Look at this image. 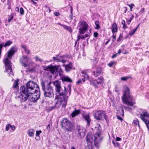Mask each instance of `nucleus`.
<instances>
[{
    "label": "nucleus",
    "instance_id": "13d9d810",
    "mask_svg": "<svg viewBox=\"0 0 149 149\" xmlns=\"http://www.w3.org/2000/svg\"><path fill=\"white\" fill-rule=\"evenodd\" d=\"M86 74H87L85 71H83L82 73V76L84 77Z\"/></svg>",
    "mask_w": 149,
    "mask_h": 149
},
{
    "label": "nucleus",
    "instance_id": "c85d7f7f",
    "mask_svg": "<svg viewBox=\"0 0 149 149\" xmlns=\"http://www.w3.org/2000/svg\"><path fill=\"white\" fill-rule=\"evenodd\" d=\"M95 80L97 81V83L99 84L102 83L104 82V79L103 78L101 77L99 78H98L97 79H96Z\"/></svg>",
    "mask_w": 149,
    "mask_h": 149
},
{
    "label": "nucleus",
    "instance_id": "20e7f679",
    "mask_svg": "<svg viewBox=\"0 0 149 149\" xmlns=\"http://www.w3.org/2000/svg\"><path fill=\"white\" fill-rule=\"evenodd\" d=\"M122 98L124 103L128 105L132 106L135 104V100L133 98L129 88L127 86L124 87V93Z\"/></svg>",
    "mask_w": 149,
    "mask_h": 149
},
{
    "label": "nucleus",
    "instance_id": "a211bd4d",
    "mask_svg": "<svg viewBox=\"0 0 149 149\" xmlns=\"http://www.w3.org/2000/svg\"><path fill=\"white\" fill-rule=\"evenodd\" d=\"M124 111L122 107H119L117 110V114L120 115V116H124Z\"/></svg>",
    "mask_w": 149,
    "mask_h": 149
},
{
    "label": "nucleus",
    "instance_id": "de8ad7c7",
    "mask_svg": "<svg viewBox=\"0 0 149 149\" xmlns=\"http://www.w3.org/2000/svg\"><path fill=\"white\" fill-rule=\"evenodd\" d=\"M10 126V125L9 124L6 125V131H8L9 130Z\"/></svg>",
    "mask_w": 149,
    "mask_h": 149
},
{
    "label": "nucleus",
    "instance_id": "338daca9",
    "mask_svg": "<svg viewBox=\"0 0 149 149\" xmlns=\"http://www.w3.org/2000/svg\"><path fill=\"white\" fill-rule=\"evenodd\" d=\"M54 15L56 16H58L60 14L58 12H55L54 13Z\"/></svg>",
    "mask_w": 149,
    "mask_h": 149
},
{
    "label": "nucleus",
    "instance_id": "393cba45",
    "mask_svg": "<svg viewBox=\"0 0 149 149\" xmlns=\"http://www.w3.org/2000/svg\"><path fill=\"white\" fill-rule=\"evenodd\" d=\"M78 133V135H79V136L81 137H82L84 136L85 133L84 131L82 129L79 130L77 131Z\"/></svg>",
    "mask_w": 149,
    "mask_h": 149
},
{
    "label": "nucleus",
    "instance_id": "79ce46f5",
    "mask_svg": "<svg viewBox=\"0 0 149 149\" xmlns=\"http://www.w3.org/2000/svg\"><path fill=\"white\" fill-rule=\"evenodd\" d=\"M19 12L22 15H23L24 13V11L22 7H21L19 10Z\"/></svg>",
    "mask_w": 149,
    "mask_h": 149
},
{
    "label": "nucleus",
    "instance_id": "ddd939ff",
    "mask_svg": "<svg viewBox=\"0 0 149 149\" xmlns=\"http://www.w3.org/2000/svg\"><path fill=\"white\" fill-rule=\"evenodd\" d=\"M17 48L16 46L12 47L8 52V57L11 58L13 55L17 51Z\"/></svg>",
    "mask_w": 149,
    "mask_h": 149
},
{
    "label": "nucleus",
    "instance_id": "49530a36",
    "mask_svg": "<svg viewBox=\"0 0 149 149\" xmlns=\"http://www.w3.org/2000/svg\"><path fill=\"white\" fill-rule=\"evenodd\" d=\"M123 38V36L121 34H120L119 37L117 39V41L118 42L119 41H120Z\"/></svg>",
    "mask_w": 149,
    "mask_h": 149
},
{
    "label": "nucleus",
    "instance_id": "4c0bfd02",
    "mask_svg": "<svg viewBox=\"0 0 149 149\" xmlns=\"http://www.w3.org/2000/svg\"><path fill=\"white\" fill-rule=\"evenodd\" d=\"M133 123L136 126L137 125H138L139 126V121L138 120H134L133 122Z\"/></svg>",
    "mask_w": 149,
    "mask_h": 149
},
{
    "label": "nucleus",
    "instance_id": "774afa93",
    "mask_svg": "<svg viewBox=\"0 0 149 149\" xmlns=\"http://www.w3.org/2000/svg\"><path fill=\"white\" fill-rule=\"evenodd\" d=\"M121 52V49H120L118 50V51L117 54H120Z\"/></svg>",
    "mask_w": 149,
    "mask_h": 149
},
{
    "label": "nucleus",
    "instance_id": "09e8293b",
    "mask_svg": "<svg viewBox=\"0 0 149 149\" xmlns=\"http://www.w3.org/2000/svg\"><path fill=\"white\" fill-rule=\"evenodd\" d=\"M120 115L118 114H117L116 117L119 120L122 121L123 120L122 118L120 116Z\"/></svg>",
    "mask_w": 149,
    "mask_h": 149
},
{
    "label": "nucleus",
    "instance_id": "b1692460",
    "mask_svg": "<svg viewBox=\"0 0 149 149\" xmlns=\"http://www.w3.org/2000/svg\"><path fill=\"white\" fill-rule=\"evenodd\" d=\"M34 130L33 129H30L28 131L27 134L29 136L33 137L34 135Z\"/></svg>",
    "mask_w": 149,
    "mask_h": 149
},
{
    "label": "nucleus",
    "instance_id": "0e129e2a",
    "mask_svg": "<svg viewBox=\"0 0 149 149\" xmlns=\"http://www.w3.org/2000/svg\"><path fill=\"white\" fill-rule=\"evenodd\" d=\"M81 129V127L80 126H77V127L76 130L77 131L78 130H80Z\"/></svg>",
    "mask_w": 149,
    "mask_h": 149
},
{
    "label": "nucleus",
    "instance_id": "6e6d98bb",
    "mask_svg": "<svg viewBox=\"0 0 149 149\" xmlns=\"http://www.w3.org/2000/svg\"><path fill=\"white\" fill-rule=\"evenodd\" d=\"M123 107L125 109V110H130L132 109L131 108L128 107H126L125 106H123Z\"/></svg>",
    "mask_w": 149,
    "mask_h": 149
},
{
    "label": "nucleus",
    "instance_id": "864d4df0",
    "mask_svg": "<svg viewBox=\"0 0 149 149\" xmlns=\"http://www.w3.org/2000/svg\"><path fill=\"white\" fill-rule=\"evenodd\" d=\"M82 79H79L78 81L77 82V84H82Z\"/></svg>",
    "mask_w": 149,
    "mask_h": 149
},
{
    "label": "nucleus",
    "instance_id": "c9c22d12",
    "mask_svg": "<svg viewBox=\"0 0 149 149\" xmlns=\"http://www.w3.org/2000/svg\"><path fill=\"white\" fill-rule=\"evenodd\" d=\"M18 81L17 80H15L13 85V87L14 88H17L18 85Z\"/></svg>",
    "mask_w": 149,
    "mask_h": 149
},
{
    "label": "nucleus",
    "instance_id": "bf43d9fd",
    "mask_svg": "<svg viewBox=\"0 0 149 149\" xmlns=\"http://www.w3.org/2000/svg\"><path fill=\"white\" fill-rule=\"evenodd\" d=\"M127 20V24L129 25L130 22H131V21H132V20H130V19H126Z\"/></svg>",
    "mask_w": 149,
    "mask_h": 149
},
{
    "label": "nucleus",
    "instance_id": "7c9ffc66",
    "mask_svg": "<svg viewBox=\"0 0 149 149\" xmlns=\"http://www.w3.org/2000/svg\"><path fill=\"white\" fill-rule=\"evenodd\" d=\"M140 25V24H139L138 26L135 29H134V30H132V31H130L129 32V34L130 35H133L135 32H136V31L137 30V29H138V27H139V26Z\"/></svg>",
    "mask_w": 149,
    "mask_h": 149
},
{
    "label": "nucleus",
    "instance_id": "2f4dec72",
    "mask_svg": "<svg viewBox=\"0 0 149 149\" xmlns=\"http://www.w3.org/2000/svg\"><path fill=\"white\" fill-rule=\"evenodd\" d=\"M99 24V22L98 21L95 22V26L94 27L95 29L98 30L100 29V26Z\"/></svg>",
    "mask_w": 149,
    "mask_h": 149
},
{
    "label": "nucleus",
    "instance_id": "6e6552de",
    "mask_svg": "<svg viewBox=\"0 0 149 149\" xmlns=\"http://www.w3.org/2000/svg\"><path fill=\"white\" fill-rule=\"evenodd\" d=\"M4 63L6 68V72L8 73L9 76L10 75H13L12 72L11 63L10 61L8 58H6L5 60Z\"/></svg>",
    "mask_w": 149,
    "mask_h": 149
},
{
    "label": "nucleus",
    "instance_id": "39448f33",
    "mask_svg": "<svg viewBox=\"0 0 149 149\" xmlns=\"http://www.w3.org/2000/svg\"><path fill=\"white\" fill-rule=\"evenodd\" d=\"M78 26L79 27V33L78 34L77 41H78L80 39V34L84 33L88 27V24L84 21H80L78 24Z\"/></svg>",
    "mask_w": 149,
    "mask_h": 149
},
{
    "label": "nucleus",
    "instance_id": "69168bd1",
    "mask_svg": "<svg viewBox=\"0 0 149 149\" xmlns=\"http://www.w3.org/2000/svg\"><path fill=\"white\" fill-rule=\"evenodd\" d=\"M117 54H114V55H113L112 56V58H115L117 56Z\"/></svg>",
    "mask_w": 149,
    "mask_h": 149
},
{
    "label": "nucleus",
    "instance_id": "3c124183",
    "mask_svg": "<svg viewBox=\"0 0 149 149\" xmlns=\"http://www.w3.org/2000/svg\"><path fill=\"white\" fill-rule=\"evenodd\" d=\"M111 38H112L113 39L112 41L113 42H114V40L116 39V35L115 36L114 33H113V34L112 36L111 37Z\"/></svg>",
    "mask_w": 149,
    "mask_h": 149
},
{
    "label": "nucleus",
    "instance_id": "4468645a",
    "mask_svg": "<svg viewBox=\"0 0 149 149\" xmlns=\"http://www.w3.org/2000/svg\"><path fill=\"white\" fill-rule=\"evenodd\" d=\"M23 60L21 62L22 64V65L24 67H26L27 66V63L29 60L30 58H28L27 56H23Z\"/></svg>",
    "mask_w": 149,
    "mask_h": 149
},
{
    "label": "nucleus",
    "instance_id": "680f3d73",
    "mask_svg": "<svg viewBox=\"0 0 149 149\" xmlns=\"http://www.w3.org/2000/svg\"><path fill=\"white\" fill-rule=\"evenodd\" d=\"M130 16H131V17H130V19L131 20H132V19L134 18V16L133 15V14H131Z\"/></svg>",
    "mask_w": 149,
    "mask_h": 149
},
{
    "label": "nucleus",
    "instance_id": "cd10ccee",
    "mask_svg": "<svg viewBox=\"0 0 149 149\" xmlns=\"http://www.w3.org/2000/svg\"><path fill=\"white\" fill-rule=\"evenodd\" d=\"M96 130H97V132L96 133H101V126H100V125L99 124H97V127H95V128Z\"/></svg>",
    "mask_w": 149,
    "mask_h": 149
},
{
    "label": "nucleus",
    "instance_id": "f8f14e48",
    "mask_svg": "<svg viewBox=\"0 0 149 149\" xmlns=\"http://www.w3.org/2000/svg\"><path fill=\"white\" fill-rule=\"evenodd\" d=\"M95 118L97 120H100L102 118H106L105 112L102 110H99L95 113L94 115Z\"/></svg>",
    "mask_w": 149,
    "mask_h": 149
},
{
    "label": "nucleus",
    "instance_id": "7ed1b4c3",
    "mask_svg": "<svg viewBox=\"0 0 149 149\" xmlns=\"http://www.w3.org/2000/svg\"><path fill=\"white\" fill-rule=\"evenodd\" d=\"M52 82L42 80L41 82L42 88L44 92L45 97L50 98L54 97L53 88L51 86Z\"/></svg>",
    "mask_w": 149,
    "mask_h": 149
},
{
    "label": "nucleus",
    "instance_id": "603ef678",
    "mask_svg": "<svg viewBox=\"0 0 149 149\" xmlns=\"http://www.w3.org/2000/svg\"><path fill=\"white\" fill-rule=\"evenodd\" d=\"M114 63V61H111L108 64V65L109 67H111Z\"/></svg>",
    "mask_w": 149,
    "mask_h": 149
},
{
    "label": "nucleus",
    "instance_id": "a878e982",
    "mask_svg": "<svg viewBox=\"0 0 149 149\" xmlns=\"http://www.w3.org/2000/svg\"><path fill=\"white\" fill-rule=\"evenodd\" d=\"M53 60L56 61L57 62H60L61 59L60 56L59 55H57L56 57H53Z\"/></svg>",
    "mask_w": 149,
    "mask_h": 149
},
{
    "label": "nucleus",
    "instance_id": "2eb2a0df",
    "mask_svg": "<svg viewBox=\"0 0 149 149\" xmlns=\"http://www.w3.org/2000/svg\"><path fill=\"white\" fill-rule=\"evenodd\" d=\"M101 71L102 69L101 68H97L95 71L93 72V74L95 77H96L100 74Z\"/></svg>",
    "mask_w": 149,
    "mask_h": 149
},
{
    "label": "nucleus",
    "instance_id": "9d476101",
    "mask_svg": "<svg viewBox=\"0 0 149 149\" xmlns=\"http://www.w3.org/2000/svg\"><path fill=\"white\" fill-rule=\"evenodd\" d=\"M101 135V133H97L94 136V145L97 148L99 147V144L101 142L103 139V137Z\"/></svg>",
    "mask_w": 149,
    "mask_h": 149
},
{
    "label": "nucleus",
    "instance_id": "1a4fd4ad",
    "mask_svg": "<svg viewBox=\"0 0 149 149\" xmlns=\"http://www.w3.org/2000/svg\"><path fill=\"white\" fill-rule=\"evenodd\" d=\"M140 118L145 123L149 130V114L146 112H143L140 114Z\"/></svg>",
    "mask_w": 149,
    "mask_h": 149
},
{
    "label": "nucleus",
    "instance_id": "ea45409f",
    "mask_svg": "<svg viewBox=\"0 0 149 149\" xmlns=\"http://www.w3.org/2000/svg\"><path fill=\"white\" fill-rule=\"evenodd\" d=\"M84 78H82V80L83 81V82H84L86 80L85 79H89V76H88V75L86 74V75L84 77Z\"/></svg>",
    "mask_w": 149,
    "mask_h": 149
},
{
    "label": "nucleus",
    "instance_id": "aec40b11",
    "mask_svg": "<svg viewBox=\"0 0 149 149\" xmlns=\"http://www.w3.org/2000/svg\"><path fill=\"white\" fill-rule=\"evenodd\" d=\"M81 113L80 110H76L75 109V111H74L71 114V115L72 118L76 116H77L78 114Z\"/></svg>",
    "mask_w": 149,
    "mask_h": 149
},
{
    "label": "nucleus",
    "instance_id": "f03ea898",
    "mask_svg": "<svg viewBox=\"0 0 149 149\" xmlns=\"http://www.w3.org/2000/svg\"><path fill=\"white\" fill-rule=\"evenodd\" d=\"M39 86L36 83L32 81H28L25 86H21L19 89L20 95L18 97L20 99L21 102H25L28 98L30 94H33L36 91H37Z\"/></svg>",
    "mask_w": 149,
    "mask_h": 149
},
{
    "label": "nucleus",
    "instance_id": "37998d69",
    "mask_svg": "<svg viewBox=\"0 0 149 149\" xmlns=\"http://www.w3.org/2000/svg\"><path fill=\"white\" fill-rule=\"evenodd\" d=\"M70 13L71 15H69V17L70 18L71 20H72L73 19L72 18V7H71V9H70Z\"/></svg>",
    "mask_w": 149,
    "mask_h": 149
},
{
    "label": "nucleus",
    "instance_id": "dca6fc26",
    "mask_svg": "<svg viewBox=\"0 0 149 149\" xmlns=\"http://www.w3.org/2000/svg\"><path fill=\"white\" fill-rule=\"evenodd\" d=\"M93 136L91 134H88L86 136V140L87 143H92L93 140Z\"/></svg>",
    "mask_w": 149,
    "mask_h": 149
},
{
    "label": "nucleus",
    "instance_id": "5fc2aeb1",
    "mask_svg": "<svg viewBox=\"0 0 149 149\" xmlns=\"http://www.w3.org/2000/svg\"><path fill=\"white\" fill-rule=\"evenodd\" d=\"M129 6L130 8V11H132V9L134 6V5L132 3Z\"/></svg>",
    "mask_w": 149,
    "mask_h": 149
},
{
    "label": "nucleus",
    "instance_id": "bb28decb",
    "mask_svg": "<svg viewBox=\"0 0 149 149\" xmlns=\"http://www.w3.org/2000/svg\"><path fill=\"white\" fill-rule=\"evenodd\" d=\"M22 48L23 49L25 53L29 54L30 53V51L29 49L25 45H23L21 46Z\"/></svg>",
    "mask_w": 149,
    "mask_h": 149
},
{
    "label": "nucleus",
    "instance_id": "052dcab7",
    "mask_svg": "<svg viewBox=\"0 0 149 149\" xmlns=\"http://www.w3.org/2000/svg\"><path fill=\"white\" fill-rule=\"evenodd\" d=\"M10 127L11 129L13 130H14L15 129V127L14 125H10Z\"/></svg>",
    "mask_w": 149,
    "mask_h": 149
},
{
    "label": "nucleus",
    "instance_id": "c03bdc74",
    "mask_svg": "<svg viewBox=\"0 0 149 149\" xmlns=\"http://www.w3.org/2000/svg\"><path fill=\"white\" fill-rule=\"evenodd\" d=\"M36 136H39L40 134L42 133V131L41 130L39 131H36Z\"/></svg>",
    "mask_w": 149,
    "mask_h": 149
},
{
    "label": "nucleus",
    "instance_id": "6ab92c4d",
    "mask_svg": "<svg viewBox=\"0 0 149 149\" xmlns=\"http://www.w3.org/2000/svg\"><path fill=\"white\" fill-rule=\"evenodd\" d=\"M83 117L87 122V125L89 126L91 120L89 115L88 114L84 115Z\"/></svg>",
    "mask_w": 149,
    "mask_h": 149
},
{
    "label": "nucleus",
    "instance_id": "4d7b16f0",
    "mask_svg": "<svg viewBox=\"0 0 149 149\" xmlns=\"http://www.w3.org/2000/svg\"><path fill=\"white\" fill-rule=\"evenodd\" d=\"M98 35V34L97 32H95L94 33V36L95 38L97 37Z\"/></svg>",
    "mask_w": 149,
    "mask_h": 149
},
{
    "label": "nucleus",
    "instance_id": "f704fd0d",
    "mask_svg": "<svg viewBox=\"0 0 149 149\" xmlns=\"http://www.w3.org/2000/svg\"><path fill=\"white\" fill-rule=\"evenodd\" d=\"M88 149H93V146L92 145V143H88Z\"/></svg>",
    "mask_w": 149,
    "mask_h": 149
},
{
    "label": "nucleus",
    "instance_id": "0eeeda50",
    "mask_svg": "<svg viewBox=\"0 0 149 149\" xmlns=\"http://www.w3.org/2000/svg\"><path fill=\"white\" fill-rule=\"evenodd\" d=\"M60 66L58 65H53L50 64L47 67H43V70H44L49 71L52 74H54L56 73L58 70Z\"/></svg>",
    "mask_w": 149,
    "mask_h": 149
},
{
    "label": "nucleus",
    "instance_id": "a18cd8bd",
    "mask_svg": "<svg viewBox=\"0 0 149 149\" xmlns=\"http://www.w3.org/2000/svg\"><path fill=\"white\" fill-rule=\"evenodd\" d=\"M13 16L12 14L10 15L9 16V17L8 18V22H10V21L13 18Z\"/></svg>",
    "mask_w": 149,
    "mask_h": 149
},
{
    "label": "nucleus",
    "instance_id": "e433bc0d",
    "mask_svg": "<svg viewBox=\"0 0 149 149\" xmlns=\"http://www.w3.org/2000/svg\"><path fill=\"white\" fill-rule=\"evenodd\" d=\"M112 143L115 147H119L120 146V144L117 142H115L114 141H112Z\"/></svg>",
    "mask_w": 149,
    "mask_h": 149
},
{
    "label": "nucleus",
    "instance_id": "a19ab883",
    "mask_svg": "<svg viewBox=\"0 0 149 149\" xmlns=\"http://www.w3.org/2000/svg\"><path fill=\"white\" fill-rule=\"evenodd\" d=\"M35 58L36 61H39L40 62H41L42 61V60L40 59L38 56H35Z\"/></svg>",
    "mask_w": 149,
    "mask_h": 149
},
{
    "label": "nucleus",
    "instance_id": "8fccbe9b",
    "mask_svg": "<svg viewBox=\"0 0 149 149\" xmlns=\"http://www.w3.org/2000/svg\"><path fill=\"white\" fill-rule=\"evenodd\" d=\"M63 72V70L61 68H60V69L58 71V74L59 75L61 76L62 74V73Z\"/></svg>",
    "mask_w": 149,
    "mask_h": 149
},
{
    "label": "nucleus",
    "instance_id": "72a5a7b5",
    "mask_svg": "<svg viewBox=\"0 0 149 149\" xmlns=\"http://www.w3.org/2000/svg\"><path fill=\"white\" fill-rule=\"evenodd\" d=\"M56 109L54 106L49 107L47 108V111H51L53 110Z\"/></svg>",
    "mask_w": 149,
    "mask_h": 149
},
{
    "label": "nucleus",
    "instance_id": "c756f323",
    "mask_svg": "<svg viewBox=\"0 0 149 149\" xmlns=\"http://www.w3.org/2000/svg\"><path fill=\"white\" fill-rule=\"evenodd\" d=\"M63 28L66 29L70 33L72 32V30L70 27L65 25Z\"/></svg>",
    "mask_w": 149,
    "mask_h": 149
},
{
    "label": "nucleus",
    "instance_id": "f3484780",
    "mask_svg": "<svg viewBox=\"0 0 149 149\" xmlns=\"http://www.w3.org/2000/svg\"><path fill=\"white\" fill-rule=\"evenodd\" d=\"M63 66L65 67V71L67 72H68L70 71L72 67V65L71 63L66 65L63 64Z\"/></svg>",
    "mask_w": 149,
    "mask_h": 149
},
{
    "label": "nucleus",
    "instance_id": "473e14b6",
    "mask_svg": "<svg viewBox=\"0 0 149 149\" xmlns=\"http://www.w3.org/2000/svg\"><path fill=\"white\" fill-rule=\"evenodd\" d=\"M121 23L123 25V29H125L126 28H127V26L125 23V21L124 20H122Z\"/></svg>",
    "mask_w": 149,
    "mask_h": 149
},
{
    "label": "nucleus",
    "instance_id": "e2e57ef3",
    "mask_svg": "<svg viewBox=\"0 0 149 149\" xmlns=\"http://www.w3.org/2000/svg\"><path fill=\"white\" fill-rule=\"evenodd\" d=\"M121 140V138L119 137H117L116 138V140L117 141H120Z\"/></svg>",
    "mask_w": 149,
    "mask_h": 149
},
{
    "label": "nucleus",
    "instance_id": "f257e3e1",
    "mask_svg": "<svg viewBox=\"0 0 149 149\" xmlns=\"http://www.w3.org/2000/svg\"><path fill=\"white\" fill-rule=\"evenodd\" d=\"M53 84L55 86V99L58 100L54 106L56 109H58L61 105L63 107L65 108L68 99V96L66 95L67 93L66 88L64 86L63 90L61 85V82L58 80L55 81Z\"/></svg>",
    "mask_w": 149,
    "mask_h": 149
},
{
    "label": "nucleus",
    "instance_id": "423d86ee",
    "mask_svg": "<svg viewBox=\"0 0 149 149\" xmlns=\"http://www.w3.org/2000/svg\"><path fill=\"white\" fill-rule=\"evenodd\" d=\"M62 127L65 131L71 132L73 128V125L66 118H63L61 121Z\"/></svg>",
    "mask_w": 149,
    "mask_h": 149
},
{
    "label": "nucleus",
    "instance_id": "412c9836",
    "mask_svg": "<svg viewBox=\"0 0 149 149\" xmlns=\"http://www.w3.org/2000/svg\"><path fill=\"white\" fill-rule=\"evenodd\" d=\"M61 79L63 81H67L69 82H71L72 81V80L67 77H61Z\"/></svg>",
    "mask_w": 149,
    "mask_h": 149
},
{
    "label": "nucleus",
    "instance_id": "9b49d317",
    "mask_svg": "<svg viewBox=\"0 0 149 149\" xmlns=\"http://www.w3.org/2000/svg\"><path fill=\"white\" fill-rule=\"evenodd\" d=\"M37 91L33 93L32 97L29 98L30 101L33 102H36L40 98V91L39 88H38Z\"/></svg>",
    "mask_w": 149,
    "mask_h": 149
},
{
    "label": "nucleus",
    "instance_id": "4be33fe9",
    "mask_svg": "<svg viewBox=\"0 0 149 149\" xmlns=\"http://www.w3.org/2000/svg\"><path fill=\"white\" fill-rule=\"evenodd\" d=\"M118 30L117 25L116 23L113 24L112 26V32L113 33L117 32Z\"/></svg>",
    "mask_w": 149,
    "mask_h": 149
},
{
    "label": "nucleus",
    "instance_id": "58836bf2",
    "mask_svg": "<svg viewBox=\"0 0 149 149\" xmlns=\"http://www.w3.org/2000/svg\"><path fill=\"white\" fill-rule=\"evenodd\" d=\"M130 77H123L121 78V79L122 80L125 81L127 80L128 79L130 78Z\"/></svg>",
    "mask_w": 149,
    "mask_h": 149
},
{
    "label": "nucleus",
    "instance_id": "5701e85b",
    "mask_svg": "<svg viewBox=\"0 0 149 149\" xmlns=\"http://www.w3.org/2000/svg\"><path fill=\"white\" fill-rule=\"evenodd\" d=\"M90 84L92 86H94L95 88L97 87V85L98 84L97 83V81L95 80L90 81Z\"/></svg>",
    "mask_w": 149,
    "mask_h": 149
}]
</instances>
